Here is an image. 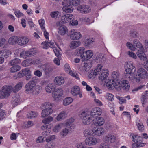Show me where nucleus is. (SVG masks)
Masks as SVG:
<instances>
[{
    "label": "nucleus",
    "mask_w": 148,
    "mask_h": 148,
    "mask_svg": "<svg viewBox=\"0 0 148 148\" xmlns=\"http://www.w3.org/2000/svg\"><path fill=\"white\" fill-rule=\"evenodd\" d=\"M136 69L132 62H126L125 65L124 74L125 77L130 80H134L137 82H140L141 79H146L148 78V73L144 69Z\"/></svg>",
    "instance_id": "1"
},
{
    "label": "nucleus",
    "mask_w": 148,
    "mask_h": 148,
    "mask_svg": "<svg viewBox=\"0 0 148 148\" xmlns=\"http://www.w3.org/2000/svg\"><path fill=\"white\" fill-rule=\"evenodd\" d=\"M101 114V109L98 107H95L92 109L90 112L83 110L81 111L79 116L82 123L84 125H88L92 121L95 115H100Z\"/></svg>",
    "instance_id": "2"
},
{
    "label": "nucleus",
    "mask_w": 148,
    "mask_h": 148,
    "mask_svg": "<svg viewBox=\"0 0 148 148\" xmlns=\"http://www.w3.org/2000/svg\"><path fill=\"white\" fill-rule=\"evenodd\" d=\"M103 65L99 64L97 68L94 70L90 71L89 75L92 77L98 75V79L101 81H105L109 75V71L106 68L103 69Z\"/></svg>",
    "instance_id": "3"
},
{
    "label": "nucleus",
    "mask_w": 148,
    "mask_h": 148,
    "mask_svg": "<svg viewBox=\"0 0 148 148\" xmlns=\"http://www.w3.org/2000/svg\"><path fill=\"white\" fill-rule=\"evenodd\" d=\"M43 106L45 108L41 112V117H45L51 114L53 112L52 105L50 103H45Z\"/></svg>",
    "instance_id": "4"
},
{
    "label": "nucleus",
    "mask_w": 148,
    "mask_h": 148,
    "mask_svg": "<svg viewBox=\"0 0 148 148\" xmlns=\"http://www.w3.org/2000/svg\"><path fill=\"white\" fill-rule=\"evenodd\" d=\"M12 86L3 87L0 92V98L3 99L8 97L12 92Z\"/></svg>",
    "instance_id": "5"
},
{
    "label": "nucleus",
    "mask_w": 148,
    "mask_h": 148,
    "mask_svg": "<svg viewBox=\"0 0 148 148\" xmlns=\"http://www.w3.org/2000/svg\"><path fill=\"white\" fill-rule=\"evenodd\" d=\"M39 81L38 79H32L29 81L25 85V90L27 92H29L31 93L34 87H35L37 82Z\"/></svg>",
    "instance_id": "6"
},
{
    "label": "nucleus",
    "mask_w": 148,
    "mask_h": 148,
    "mask_svg": "<svg viewBox=\"0 0 148 148\" xmlns=\"http://www.w3.org/2000/svg\"><path fill=\"white\" fill-rule=\"evenodd\" d=\"M77 11L82 14H87L91 10L90 7L87 5L83 4L78 6L77 8Z\"/></svg>",
    "instance_id": "7"
},
{
    "label": "nucleus",
    "mask_w": 148,
    "mask_h": 148,
    "mask_svg": "<svg viewBox=\"0 0 148 148\" xmlns=\"http://www.w3.org/2000/svg\"><path fill=\"white\" fill-rule=\"evenodd\" d=\"M68 1L67 0H64L62 3V5H64L62 8L63 12L65 13H69L72 12L73 10V8L71 5H68Z\"/></svg>",
    "instance_id": "8"
},
{
    "label": "nucleus",
    "mask_w": 148,
    "mask_h": 148,
    "mask_svg": "<svg viewBox=\"0 0 148 148\" xmlns=\"http://www.w3.org/2000/svg\"><path fill=\"white\" fill-rule=\"evenodd\" d=\"M70 38L73 40H79L82 37V35L79 32L73 29L69 32Z\"/></svg>",
    "instance_id": "9"
},
{
    "label": "nucleus",
    "mask_w": 148,
    "mask_h": 148,
    "mask_svg": "<svg viewBox=\"0 0 148 148\" xmlns=\"http://www.w3.org/2000/svg\"><path fill=\"white\" fill-rule=\"evenodd\" d=\"M103 141L105 143H112L115 142L116 140V137L112 134H108L103 136Z\"/></svg>",
    "instance_id": "10"
},
{
    "label": "nucleus",
    "mask_w": 148,
    "mask_h": 148,
    "mask_svg": "<svg viewBox=\"0 0 148 148\" xmlns=\"http://www.w3.org/2000/svg\"><path fill=\"white\" fill-rule=\"evenodd\" d=\"M85 144L87 145L92 146L96 145L98 143L97 139L93 136L86 138Z\"/></svg>",
    "instance_id": "11"
},
{
    "label": "nucleus",
    "mask_w": 148,
    "mask_h": 148,
    "mask_svg": "<svg viewBox=\"0 0 148 148\" xmlns=\"http://www.w3.org/2000/svg\"><path fill=\"white\" fill-rule=\"evenodd\" d=\"M63 91L60 87L56 88L54 90L52 93L53 97L55 100H57L60 97L63 95Z\"/></svg>",
    "instance_id": "12"
},
{
    "label": "nucleus",
    "mask_w": 148,
    "mask_h": 148,
    "mask_svg": "<svg viewBox=\"0 0 148 148\" xmlns=\"http://www.w3.org/2000/svg\"><path fill=\"white\" fill-rule=\"evenodd\" d=\"M93 134L96 136H101L104 134L105 130L103 128L101 127H95L92 129Z\"/></svg>",
    "instance_id": "13"
},
{
    "label": "nucleus",
    "mask_w": 148,
    "mask_h": 148,
    "mask_svg": "<svg viewBox=\"0 0 148 148\" xmlns=\"http://www.w3.org/2000/svg\"><path fill=\"white\" fill-rule=\"evenodd\" d=\"M29 40V38L26 36H21L18 37V44L21 46L26 45Z\"/></svg>",
    "instance_id": "14"
},
{
    "label": "nucleus",
    "mask_w": 148,
    "mask_h": 148,
    "mask_svg": "<svg viewBox=\"0 0 148 148\" xmlns=\"http://www.w3.org/2000/svg\"><path fill=\"white\" fill-rule=\"evenodd\" d=\"M92 121L94 125L96 126H101L105 123L104 119L100 116L97 117L95 119H93Z\"/></svg>",
    "instance_id": "15"
},
{
    "label": "nucleus",
    "mask_w": 148,
    "mask_h": 148,
    "mask_svg": "<svg viewBox=\"0 0 148 148\" xmlns=\"http://www.w3.org/2000/svg\"><path fill=\"white\" fill-rule=\"evenodd\" d=\"M74 18V16L71 14H66L64 15L61 17V20L62 22L64 23H70L71 20Z\"/></svg>",
    "instance_id": "16"
},
{
    "label": "nucleus",
    "mask_w": 148,
    "mask_h": 148,
    "mask_svg": "<svg viewBox=\"0 0 148 148\" xmlns=\"http://www.w3.org/2000/svg\"><path fill=\"white\" fill-rule=\"evenodd\" d=\"M41 67V69L44 71L45 75L49 74L53 70V67L48 64L43 65Z\"/></svg>",
    "instance_id": "17"
},
{
    "label": "nucleus",
    "mask_w": 148,
    "mask_h": 148,
    "mask_svg": "<svg viewBox=\"0 0 148 148\" xmlns=\"http://www.w3.org/2000/svg\"><path fill=\"white\" fill-rule=\"evenodd\" d=\"M67 114L68 113L66 111H62L58 115L56 119L58 121H61L67 117Z\"/></svg>",
    "instance_id": "18"
},
{
    "label": "nucleus",
    "mask_w": 148,
    "mask_h": 148,
    "mask_svg": "<svg viewBox=\"0 0 148 148\" xmlns=\"http://www.w3.org/2000/svg\"><path fill=\"white\" fill-rule=\"evenodd\" d=\"M58 33L62 36L64 35L68 32L67 28L64 25L60 26L58 29Z\"/></svg>",
    "instance_id": "19"
},
{
    "label": "nucleus",
    "mask_w": 148,
    "mask_h": 148,
    "mask_svg": "<svg viewBox=\"0 0 148 148\" xmlns=\"http://www.w3.org/2000/svg\"><path fill=\"white\" fill-rule=\"evenodd\" d=\"M133 46L135 50L137 49L138 50H144L143 47L141 43L137 40H134L133 42Z\"/></svg>",
    "instance_id": "20"
},
{
    "label": "nucleus",
    "mask_w": 148,
    "mask_h": 148,
    "mask_svg": "<svg viewBox=\"0 0 148 148\" xmlns=\"http://www.w3.org/2000/svg\"><path fill=\"white\" fill-rule=\"evenodd\" d=\"M54 82L56 85L60 86L64 83V80L63 77L58 76L55 78Z\"/></svg>",
    "instance_id": "21"
},
{
    "label": "nucleus",
    "mask_w": 148,
    "mask_h": 148,
    "mask_svg": "<svg viewBox=\"0 0 148 148\" xmlns=\"http://www.w3.org/2000/svg\"><path fill=\"white\" fill-rule=\"evenodd\" d=\"M136 123L138 130L143 131L144 130V126L142 121L138 118L136 119Z\"/></svg>",
    "instance_id": "22"
},
{
    "label": "nucleus",
    "mask_w": 148,
    "mask_h": 148,
    "mask_svg": "<svg viewBox=\"0 0 148 148\" xmlns=\"http://www.w3.org/2000/svg\"><path fill=\"white\" fill-rule=\"evenodd\" d=\"M136 54L140 60H147L146 56L144 53V50H138Z\"/></svg>",
    "instance_id": "23"
},
{
    "label": "nucleus",
    "mask_w": 148,
    "mask_h": 148,
    "mask_svg": "<svg viewBox=\"0 0 148 148\" xmlns=\"http://www.w3.org/2000/svg\"><path fill=\"white\" fill-rule=\"evenodd\" d=\"M121 88L124 90H128L130 87L128 82L126 80H122L121 81Z\"/></svg>",
    "instance_id": "24"
},
{
    "label": "nucleus",
    "mask_w": 148,
    "mask_h": 148,
    "mask_svg": "<svg viewBox=\"0 0 148 148\" xmlns=\"http://www.w3.org/2000/svg\"><path fill=\"white\" fill-rule=\"evenodd\" d=\"M93 132L92 129L87 128L85 130L83 134L84 137L88 138L93 136Z\"/></svg>",
    "instance_id": "25"
},
{
    "label": "nucleus",
    "mask_w": 148,
    "mask_h": 148,
    "mask_svg": "<svg viewBox=\"0 0 148 148\" xmlns=\"http://www.w3.org/2000/svg\"><path fill=\"white\" fill-rule=\"evenodd\" d=\"M71 94L73 96H76L80 92V88L77 86H74L71 89Z\"/></svg>",
    "instance_id": "26"
},
{
    "label": "nucleus",
    "mask_w": 148,
    "mask_h": 148,
    "mask_svg": "<svg viewBox=\"0 0 148 148\" xmlns=\"http://www.w3.org/2000/svg\"><path fill=\"white\" fill-rule=\"evenodd\" d=\"M64 123H60L56 125L53 128V131L54 132L57 133L60 131L63 127Z\"/></svg>",
    "instance_id": "27"
},
{
    "label": "nucleus",
    "mask_w": 148,
    "mask_h": 148,
    "mask_svg": "<svg viewBox=\"0 0 148 148\" xmlns=\"http://www.w3.org/2000/svg\"><path fill=\"white\" fill-rule=\"evenodd\" d=\"M81 42L79 41H72L70 44V47L71 49H73L79 46Z\"/></svg>",
    "instance_id": "28"
},
{
    "label": "nucleus",
    "mask_w": 148,
    "mask_h": 148,
    "mask_svg": "<svg viewBox=\"0 0 148 148\" xmlns=\"http://www.w3.org/2000/svg\"><path fill=\"white\" fill-rule=\"evenodd\" d=\"M42 47L44 49H47L49 47H53L54 46V43L53 42H44L42 43Z\"/></svg>",
    "instance_id": "29"
},
{
    "label": "nucleus",
    "mask_w": 148,
    "mask_h": 148,
    "mask_svg": "<svg viewBox=\"0 0 148 148\" xmlns=\"http://www.w3.org/2000/svg\"><path fill=\"white\" fill-rule=\"evenodd\" d=\"M19 96L18 95H16L13 96L12 98L11 102L14 106H15L19 103Z\"/></svg>",
    "instance_id": "30"
},
{
    "label": "nucleus",
    "mask_w": 148,
    "mask_h": 148,
    "mask_svg": "<svg viewBox=\"0 0 148 148\" xmlns=\"http://www.w3.org/2000/svg\"><path fill=\"white\" fill-rule=\"evenodd\" d=\"M42 87L39 85H37L34 87L32 93L35 95H37L39 93L42 89Z\"/></svg>",
    "instance_id": "31"
},
{
    "label": "nucleus",
    "mask_w": 148,
    "mask_h": 148,
    "mask_svg": "<svg viewBox=\"0 0 148 148\" xmlns=\"http://www.w3.org/2000/svg\"><path fill=\"white\" fill-rule=\"evenodd\" d=\"M18 37L16 36H12L9 39L8 42L11 45H14L16 43L18 44Z\"/></svg>",
    "instance_id": "32"
},
{
    "label": "nucleus",
    "mask_w": 148,
    "mask_h": 148,
    "mask_svg": "<svg viewBox=\"0 0 148 148\" xmlns=\"http://www.w3.org/2000/svg\"><path fill=\"white\" fill-rule=\"evenodd\" d=\"M23 83L21 82L18 83L13 88L12 87V91L14 92H16L18 91L22 88Z\"/></svg>",
    "instance_id": "33"
},
{
    "label": "nucleus",
    "mask_w": 148,
    "mask_h": 148,
    "mask_svg": "<svg viewBox=\"0 0 148 148\" xmlns=\"http://www.w3.org/2000/svg\"><path fill=\"white\" fill-rule=\"evenodd\" d=\"M92 65L91 63H84V65L82 66V68L84 71H88L91 67Z\"/></svg>",
    "instance_id": "34"
},
{
    "label": "nucleus",
    "mask_w": 148,
    "mask_h": 148,
    "mask_svg": "<svg viewBox=\"0 0 148 148\" xmlns=\"http://www.w3.org/2000/svg\"><path fill=\"white\" fill-rule=\"evenodd\" d=\"M105 58L103 54H99L97 55L95 58L97 62H102L104 61Z\"/></svg>",
    "instance_id": "35"
},
{
    "label": "nucleus",
    "mask_w": 148,
    "mask_h": 148,
    "mask_svg": "<svg viewBox=\"0 0 148 148\" xmlns=\"http://www.w3.org/2000/svg\"><path fill=\"white\" fill-rule=\"evenodd\" d=\"M53 84H49L45 87L46 91L48 93H51L54 88Z\"/></svg>",
    "instance_id": "36"
},
{
    "label": "nucleus",
    "mask_w": 148,
    "mask_h": 148,
    "mask_svg": "<svg viewBox=\"0 0 148 148\" xmlns=\"http://www.w3.org/2000/svg\"><path fill=\"white\" fill-rule=\"evenodd\" d=\"M32 59H29L25 60L22 62V65L24 67L28 66L32 64Z\"/></svg>",
    "instance_id": "37"
},
{
    "label": "nucleus",
    "mask_w": 148,
    "mask_h": 148,
    "mask_svg": "<svg viewBox=\"0 0 148 148\" xmlns=\"http://www.w3.org/2000/svg\"><path fill=\"white\" fill-rule=\"evenodd\" d=\"M50 15L51 17L57 19L60 17L61 13L58 11H54L51 13Z\"/></svg>",
    "instance_id": "38"
},
{
    "label": "nucleus",
    "mask_w": 148,
    "mask_h": 148,
    "mask_svg": "<svg viewBox=\"0 0 148 148\" xmlns=\"http://www.w3.org/2000/svg\"><path fill=\"white\" fill-rule=\"evenodd\" d=\"M112 77L113 79V80L115 81L119 80V79L120 77V74L118 72L114 71L112 73Z\"/></svg>",
    "instance_id": "39"
},
{
    "label": "nucleus",
    "mask_w": 148,
    "mask_h": 148,
    "mask_svg": "<svg viewBox=\"0 0 148 148\" xmlns=\"http://www.w3.org/2000/svg\"><path fill=\"white\" fill-rule=\"evenodd\" d=\"M21 61L20 59L18 58H16L10 61L8 64L10 66H12L16 65L20 63Z\"/></svg>",
    "instance_id": "40"
},
{
    "label": "nucleus",
    "mask_w": 148,
    "mask_h": 148,
    "mask_svg": "<svg viewBox=\"0 0 148 148\" xmlns=\"http://www.w3.org/2000/svg\"><path fill=\"white\" fill-rule=\"evenodd\" d=\"M132 140L135 143H140L142 142V138L138 136H134L132 138Z\"/></svg>",
    "instance_id": "41"
},
{
    "label": "nucleus",
    "mask_w": 148,
    "mask_h": 148,
    "mask_svg": "<svg viewBox=\"0 0 148 148\" xmlns=\"http://www.w3.org/2000/svg\"><path fill=\"white\" fill-rule=\"evenodd\" d=\"M94 41V39L93 38H88L86 39L85 41V44L87 46L89 47L92 45Z\"/></svg>",
    "instance_id": "42"
},
{
    "label": "nucleus",
    "mask_w": 148,
    "mask_h": 148,
    "mask_svg": "<svg viewBox=\"0 0 148 148\" xmlns=\"http://www.w3.org/2000/svg\"><path fill=\"white\" fill-rule=\"evenodd\" d=\"M67 128L63 129L60 133V135L62 137L64 138L68 134L69 130Z\"/></svg>",
    "instance_id": "43"
},
{
    "label": "nucleus",
    "mask_w": 148,
    "mask_h": 148,
    "mask_svg": "<svg viewBox=\"0 0 148 148\" xmlns=\"http://www.w3.org/2000/svg\"><path fill=\"white\" fill-rule=\"evenodd\" d=\"M115 81L110 80L107 82L106 86L110 89H113L114 88Z\"/></svg>",
    "instance_id": "44"
},
{
    "label": "nucleus",
    "mask_w": 148,
    "mask_h": 148,
    "mask_svg": "<svg viewBox=\"0 0 148 148\" xmlns=\"http://www.w3.org/2000/svg\"><path fill=\"white\" fill-rule=\"evenodd\" d=\"M73 101V99L71 98L67 97L63 100V104L64 106H67L71 104Z\"/></svg>",
    "instance_id": "45"
},
{
    "label": "nucleus",
    "mask_w": 148,
    "mask_h": 148,
    "mask_svg": "<svg viewBox=\"0 0 148 148\" xmlns=\"http://www.w3.org/2000/svg\"><path fill=\"white\" fill-rule=\"evenodd\" d=\"M69 4L76 6L80 2V0H68Z\"/></svg>",
    "instance_id": "46"
},
{
    "label": "nucleus",
    "mask_w": 148,
    "mask_h": 148,
    "mask_svg": "<svg viewBox=\"0 0 148 148\" xmlns=\"http://www.w3.org/2000/svg\"><path fill=\"white\" fill-rule=\"evenodd\" d=\"M56 135H50L47 137L45 140L47 143L52 142L56 139Z\"/></svg>",
    "instance_id": "47"
},
{
    "label": "nucleus",
    "mask_w": 148,
    "mask_h": 148,
    "mask_svg": "<svg viewBox=\"0 0 148 148\" xmlns=\"http://www.w3.org/2000/svg\"><path fill=\"white\" fill-rule=\"evenodd\" d=\"M74 119L73 118H71L68 119L65 123V125L66 127H69V126L71 127L70 125H71V123L74 122Z\"/></svg>",
    "instance_id": "48"
},
{
    "label": "nucleus",
    "mask_w": 148,
    "mask_h": 148,
    "mask_svg": "<svg viewBox=\"0 0 148 148\" xmlns=\"http://www.w3.org/2000/svg\"><path fill=\"white\" fill-rule=\"evenodd\" d=\"M104 97L108 100L112 101L114 99V96L112 94L106 93L104 95Z\"/></svg>",
    "instance_id": "49"
},
{
    "label": "nucleus",
    "mask_w": 148,
    "mask_h": 148,
    "mask_svg": "<svg viewBox=\"0 0 148 148\" xmlns=\"http://www.w3.org/2000/svg\"><path fill=\"white\" fill-rule=\"evenodd\" d=\"M21 69L20 66L17 65L12 67L10 69V72L11 73H13L19 71Z\"/></svg>",
    "instance_id": "50"
},
{
    "label": "nucleus",
    "mask_w": 148,
    "mask_h": 148,
    "mask_svg": "<svg viewBox=\"0 0 148 148\" xmlns=\"http://www.w3.org/2000/svg\"><path fill=\"white\" fill-rule=\"evenodd\" d=\"M121 81H115L114 88L117 90H120L121 89Z\"/></svg>",
    "instance_id": "51"
},
{
    "label": "nucleus",
    "mask_w": 148,
    "mask_h": 148,
    "mask_svg": "<svg viewBox=\"0 0 148 148\" xmlns=\"http://www.w3.org/2000/svg\"><path fill=\"white\" fill-rule=\"evenodd\" d=\"M1 51H3L2 53L0 55L2 56L7 58L11 54L10 51L9 50H1Z\"/></svg>",
    "instance_id": "52"
},
{
    "label": "nucleus",
    "mask_w": 148,
    "mask_h": 148,
    "mask_svg": "<svg viewBox=\"0 0 148 148\" xmlns=\"http://www.w3.org/2000/svg\"><path fill=\"white\" fill-rule=\"evenodd\" d=\"M92 96L93 98H95L94 99V101L97 105L100 106H101L103 105L102 103L99 100L95 98V97L94 93H92Z\"/></svg>",
    "instance_id": "53"
},
{
    "label": "nucleus",
    "mask_w": 148,
    "mask_h": 148,
    "mask_svg": "<svg viewBox=\"0 0 148 148\" xmlns=\"http://www.w3.org/2000/svg\"><path fill=\"white\" fill-rule=\"evenodd\" d=\"M27 117L30 118H34L37 116L38 114L33 111H31L29 112L27 114Z\"/></svg>",
    "instance_id": "54"
},
{
    "label": "nucleus",
    "mask_w": 148,
    "mask_h": 148,
    "mask_svg": "<svg viewBox=\"0 0 148 148\" xmlns=\"http://www.w3.org/2000/svg\"><path fill=\"white\" fill-rule=\"evenodd\" d=\"M128 55L130 57L134 59H136L137 58V56L136 54L131 51H129L127 52Z\"/></svg>",
    "instance_id": "55"
},
{
    "label": "nucleus",
    "mask_w": 148,
    "mask_h": 148,
    "mask_svg": "<svg viewBox=\"0 0 148 148\" xmlns=\"http://www.w3.org/2000/svg\"><path fill=\"white\" fill-rule=\"evenodd\" d=\"M70 75L74 77L77 79H79V78L77 73L76 72H74L71 71L69 73Z\"/></svg>",
    "instance_id": "56"
},
{
    "label": "nucleus",
    "mask_w": 148,
    "mask_h": 148,
    "mask_svg": "<svg viewBox=\"0 0 148 148\" xmlns=\"http://www.w3.org/2000/svg\"><path fill=\"white\" fill-rule=\"evenodd\" d=\"M14 14L18 18H20L23 16V14L20 10H16L14 11Z\"/></svg>",
    "instance_id": "57"
},
{
    "label": "nucleus",
    "mask_w": 148,
    "mask_h": 148,
    "mask_svg": "<svg viewBox=\"0 0 148 148\" xmlns=\"http://www.w3.org/2000/svg\"><path fill=\"white\" fill-rule=\"evenodd\" d=\"M126 46L132 51H134L135 50V48L133 46V44H132L130 42H127L126 43Z\"/></svg>",
    "instance_id": "58"
},
{
    "label": "nucleus",
    "mask_w": 148,
    "mask_h": 148,
    "mask_svg": "<svg viewBox=\"0 0 148 148\" xmlns=\"http://www.w3.org/2000/svg\"><path fill=\"white\" fill-rule=\"evenodd\" d=\"M87 58L90 59L93 56V53L92 51L91 50H88L85 51Z\"/></svg>",
    "instance_id": "59"
},
{
    "label": "nucleus",
    "mask_w": 148,
    "mask_h": 148,
    "mask_svg": "<svg viewBox=\"0 0 148 148\" xmlns=\"http://www.w3.org/2000/svg\"><path fill=\"white\" fill-rule=\"evenodd\" d=\"M99 148H110V146L108 143L104 142L100 145Z\"/></svg>",
    "instance_id": "60"
},
{
    "label": "nucleus",
    "mask_w": 148,
    "mask_h": 148,
    "mask_svg": "<svg viewBox=\"0 0 148 148\" xmlns=\"http://www.w3.org/2000/svg\"><path fill=\"white\" fill-rule=\"evenodd\" d=\"M84 146V144L83 142H79L76 143L75 147L76 148H83Z\"/></svg>",
    "instance_id": "61"
},
{
    "label": "nucleus",
    "mask_w": 148,
    "mask_h": 148,
    "mask_svg": "<svg viewBox=\"0 0 148 148\" xmlns=\"http://www.w3.org/2000/svg\"><path fill=\"white\" fill-rule=\"evenodd\" d=\"M64 69L65 71L67 73H69L71 70L70 67L69 65L67 64H65L64 66Z\"/></svg>",
    "instance_id": "62"
},
{
    "label": "nucleus",
    "mask_w": 148,
    "mask_h": 148,
    "mask_svg": "<svg viewBox=\"0 0 148 148\" xmlns=\"http://www.w3.org/2000/svg\"><path fill=\"white\" fill-rule=\"evenodd\" d=\"M24 76H25L28 74L31 73V71L29 68H27L22 70Z\"/></svg>",
    "instance_id": "63"
},
{
    "label": "nucleus",
    "mask_w": 148,
    "mask_h": 148,
    "mask_svg": "<svg viewBox=\"0 0 148 148\" xmlns=\"http://www.w3.org/2000/svg\"><path fill=\"white\" fill-rule=\"evenodd\" d=\"M34 75L38 77H40L42 75V73L39 70H37L34 72Z\"/></svg>",
    "instance_id": "64"
}]
</instances>
